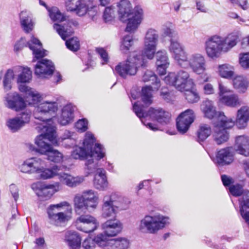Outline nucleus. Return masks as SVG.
<instances>
[{"instance_id": "obj_1", "label": "nucleus", "mask_w": 249, "mask_h": 249, "mask_svg": "<svg viewBox=\"0 0 249 249\" xmlns=\"http://www.w3.org/2000/svg\"><path fill=\"white\" fill-rule=\"evenodd\" d=\"M118 17L122 22L128 21L126 31H135L143 18V11L139 5L132 9V5L128 0H121L117 5Z\"/></svg>"}, {"instance_id": "obj_2", "label": "nucleus", "mask_w": 249, "mask_h": 249, "mask_svg": "<svg viewBox=\"0 0 249 249\" xmlns=\"http://www.w3.org/2000/svg\"><path fill=\"white\" fill-rule=\"evenodd\" d=\"M238 39V36L233 34L226 37L217 35L211 36L205 43L206 54L210 58H217L222 52L227 53L235 46Z\"/></svg>"}, {"instance_id": "obj_3", "label": "nucleus", "mask_w": 249, "mask_h": 249, "mask_svg": "<svg viewBox=\"0 0 249 249\" xmlns=\"http://www.w3.org/2000/svg\"><path fill=\"white\" fill-rule=\"evenodd\" d=\"M95 139L92 133L87 132L83 144V147L75 146L71 152V157L75 160H84L90 158H95L97 160L103 158L105 155V150L98 143L95 144Z\"/></svg>"}, {"instance_id": "obj_4", "label": "nucleus", "mask_w": 249, "mask_h": 249, "mask_svg": "<svg viewBox=\"0 0 249 249\" xmlns=\"http://www.w3.org/2000/svg\"><path fill=\"white\" fill-rule=\"evenodd\" d=\"M133 108L136 115L141 120L142 123L152 130H158V127L156 124L152 123H146L144 119L148 116L162 125L167 124L170 122V113L161 108L150 107L148 111L146 112L144 111L142 106H140L136 103L133 105Z\"/></svg>"}, {"instance_id": "obj_5", "label": "nucleus", "mask_w": 249, "mask_h": 249, "mask_svg": "<svg viewBox=\"0 0 249 249\" xmlns=\"http://www.w3.org/2000/svg\"><path fill=\"white\" fill-rule=\"evenodd\" d=\"M13 70L14 74H17V83H20L18 87V90L25 94L27 99H31V104H35L39 102L41 98L40 94L35 89L23 84L29 83L32 79V74L30 69L28 67L18 66L13 68Z\"/></svg>"}, {"instance_id": "obj_6", "label": "nucleus", "mask_w": 249, "mask_h": 249, "mask_svg": "<svg viewBox=\"0 0 249 249\" xmlns=\"http://www.w3.org/2000/svg\"><path fill=\"white\" fill-rule=\"evenodd\" d=\"M36 129L41 132L35 139V144L37 147L31 144L29 148L32 151L44 154L52 147L49 142L53 144L57 143L55 127L51 125H38L36 127Z\"/></svg>"}, {"instance_id": "obj_7", "label": "nucleus", "mask_w": 249, "mask_h": 249, "mask_svg": "<svg viewBox=\"0 0 249 249\" xmlns=\"http://www.w3.org/2000/svg\"><path fill=\"white\" fill-rule=\"evenodd\" d=\"M99 200L97 192L89 190L77 194L73 198L74 209L77 214L85 213L96 208Z\"/></svg>"}, {"instance_id": "obj_8", "label": "nucleus", "mask_w": 249, "mask_h": 249, "mask_svg": "<svg viewBox=\"0 0 249 249\" xmlns=\"http://www.w3.org/2000/svg\"><path fill=\"white\" fill-rule=\"evenodd\" d=\"M169 218L161 214L144 216L139 222L138 230L143 233L155 234L169 224Z\"/></svg>"}, {"instance_id": "obj_9", "label": "nucleus", "mask_w": 249, "mask_h": 249, "mask_svg": "<svg viewBox=\"0 0 249 249\" xmlns=\"http://www.w3.org/2000/svg\"><path fill=\"white\" fill-rule=\"evenodd\" d=\"M147 63L144 56L138 52L131 53L127 60L115 67V71L121 77L126 78L127 75H134L140 66L144 67Z\"/></svg>"}, {"instance_id": "obj_10", "label": "nucleus", "mask_w": 249, "mask_h": 249, "mask_svg": "<svg viewBox=\"0 0 249 249\" xmlns=\"http://www.w3.org/2000/svg\"><path fill=\"white\" fill-rule=\"evenodd\" d=\"M71 208L67 201H62L56 204L50 205L47 209L50 222L56 226H60L71 218L68 213H71Z\"/></svg>"}, {"instance_id": "obj_11", "label": "nucleus", "mask_w": 249, "mask_h": 249, "mask_svg": "<svg viewBox=\"0 0 249 249\" xmlns=\"http://www.w3.org/2000/svg\"><path fill=\"white\" fill-rule=\"evenodd\" d=\"M234 121L227 117L222 113H219L218 121L214 123V130L213 134L214 142L221 145L229 139V134L226 129L231 128L234 125Z\"/></svg>"}, {"instance_id": "obj_12", "label": "nucleus", "mask_w": 249, "mask_h": 249, "mask_svg": "<svg viewBox=\"0 0 249 249\" xmlns=\"http://www.w3.org/2000/svg\"><path fill=\"white\" fill-rule=\"evenodd\" d=\"M124 198L115 194L104 196L102 215L104 218L115 217L119 210L126 209L127 205L124 203Z\"/></svg>"}, {"instance_id": "obj_13", "label": "nucleus", "mask_w": 249, "mask_h": 249, "mask_svg": "<svg viewBox=\"0 0 249 249\" xmlns=\"http://www.w3.org/2000/svg\"><path fill=\"white\" fill-rule=\"evenodd\" d=\"M164 80L168 85L173 86L175 88L183 92L186 89H192L194 85L193 80L190 77L189 73L181 70L177 73L170 72L165 77Z\"/></svg>"}, {"instance_id": "obj_14", "label": "nucleus", "mask_w": 249, "mask_h": 249, "mask_svg": "<svg viewBox=\"0 0 249 249\" xmlns=\"http://www.w3.org/2000/svg\"><path fill=\"white\" fill-rule=\"evenodd\" d=\"M142 80L144 82H151L153 86H145L142 89V101L145 105L149 106L152 103V91H157L159 89L160 87V80L152 71L149 70H147L144 72Z\"/></svg>"}, {"instance_id": "obj_15", "label": "nucleus", "mask_w": 249, "mask_h": 249, "mask_svg": "<svg viewBox=\"0 0 249 249\" xmlns=\"http://www.w3.org/2000/svg\"><path fill=\"white\" fill-rule=\"evenodd\" d=\"M57 108L56 102L45 101L39 104L35 107L34 116L35 119L43 122L40 125H49L47 122L50 121L51 113L56 112Z\"/></svg>"}, {"instance_id": "obj_16", "label": "nucleus", "mask_w": 249, "mask_h": 249, "mask_svg": "<svg viewBox=\"0 0 249 249\" xmlns=\"http://www.w3.org/2000/svg\"><path fill=\"white\" fill-rule=\"evenodd\" d=\"M184 68L189 67L192 71L197 74H203L206 70V61L204 56L200 53H193L183 61L180 65Z\"/></svg>"}, {"instance_id": "obj_17", "label": "nucleus", "mask_w": 249, "mask_h": 249, "mask_svg": "<svg viewBox=\"0 0 249 249\" xmlns=\"http://www.w3.org/2000/svg\"><path fill=\"white\" fill-rule=\"evenodd\" d=\"M79 214L76 221L77 229L86 233L94 231L99 226L97 219L89 214Z\"/></svg>"}, {"instance_id": "obj_18", "label": "nucleus", "mask_w": 249, "mask_h": 249, "mask_svg": "<svg viewBox=\"0 0 249 249\" xmlns=\"http://www.w3.org/2000/svg\"><path fill=\"white\" fill-rule=\"evenodd\" d=\"M5 106L13 110L18 112L26 107V103L23 97L17 92H10L4 99Z\"/></svg>"}, {"instance_id": "obj_19", "label": "nucleus", "mask_w": 249, "mask_h": 249, "mask_svg": "<svg viewBox=\"0 0 249 249\" xmlns=\"http://www.w3.org/2000/svg\"><path fill=\"white\" fill-rule=\"evenodd\" d=\"M195 119L194 111L188 109L181 113L177 119V127L178 131L184 134L189 129Z\"/></svg>"}, {"instance_id": "obj_20", "label": "nucleus", "mask_w": 249, "mask_h": 249, "mask_svg": "<svg viewBox=\"0 0 249 249\" xmlns=\"http://www.w3.org/2000/svg\"><path fill=\"white\" fill-rule=\"evenodd\" d=\"M45 161L40 158L34 157L27 159L20 166L21 172L29 174H37L42 166H44Z\"/></svg>"}, {"instance_id": "obj_21", "label": "nucleus", "mask_w": 249, "mask_h": 249, "mask_svg": "<svg viewBox=\"0 0 249 249\" xmlns=\"http://www.w3.org/2000/svg\"><path fill=\"white\" fill-rule=\"evenodd\" d=\"M55 68L53 63L47 59L37 62L35 66V73L39 78H48L54 72Z\"/></svg>"}, {"instance_id": "obj_22", "label": "nucleus", "mask_w": 249, "mask_h": 249, "mask_svg": "<svg viewBox=\"0 0 249 249\" xmlns=\"http://www.w3.org/2000/svg\"><path fill=\"white\" fill-rule=\"evenodd\" d=\"M32 187L33 189H36L37 195L45 199L51 198L55 192L59 190V185L57 183L55 185H46L37 182L32 184Z\"/></svg>"}, {"instance_id": "obj_23", "label": "nucleus", "mask_w": 249, "mask_h": 249, "mask_svg": "<svg viewBox=\"0 0 249 249\" xmlns=\"http://www.w3.org/2000/svg\"><path fill=\"white\" fill-rule=\"evenodd\" d=\"M169 51L178 65H180L181 63L186 59V53L177 40L173 39L170 40Z\"/></svg>"}, {"instance_id": "obj_24", "label": "nucleus", "mask_w": 249, "mask_h": 249, "mask_svg": "<svg viewBox=\"0 0 249 249\" xmlns=\"http://www.w3.org/2000/svg\"><path fill=\"white\" fill-rule=\"evenodd\" d=\"M234 150L231 146L221 149L216 154L217 163L224 166L230 164L234 160Z\"/></svg>"}, {"instance_id": "obj_25", "label": "nucleus", "mask_w": 249, "mask_h": 249, "mask_svg": "<svg viewBox=\"0 0 249 249\" xmlns=\"http://www.w3.org/2000/svg\"><path fill=\"white\" fill-rule=\"evenodd\" d=\"M233 149L238 154L245 157L249 156V136H238L235 138Z\"/></svg>"}, {"instance_id": "obj_26", "label": "nucleus", "mask_w": 249, "mask_h": 249, "mask_svg": "<svg viewBox=\"0 0 249 249\" xmlns=\"http://www.w3.org/2000/svg\"><path fill=\"white\" fill-rule=\"evenodd\" d=\"M102 228L108 236H114L121 231L123 224L118 219H110L105 222L102 225Z\"/></svg>"}, {"instance_id": "obj_27", "label": "nucleus", "mask_w": 249, "mask_h": 249, "mask_svg": "<svg viewBox=\"0 0 249 249\" xmlns=\"http://www.w3.org/2000/svg\"><path fill=\"white\" fill-rule=\"evenodd\" d=\"M200 109L205 117L209 119H212L217 117V121H218L219 113L221 112H217L216 108L213 101L209 100L204 101L200 105ZM223 114L224 113L222 112Z\"/></svg>"}, {"instance_id": "obj_28", "label": "nucleus", "mask_w": 249, "mask_h": 249, "mask_svg": "<svg viewBox=\"0 0 249 249\" xmlns=\"http://www.w3.org/2000/svg\"><path fill=\"white\" fill-rule=\"evenodd\" d=\"M60 181L63 184L71 187H75L84 181V178L82 177H74L70 174L60 173L58 171V174L57 175Z\"/></svg>"}, {"instance_id": "obj_29", "label": "nucleus", "mask_w": 249, "mask_h": 249, "mask_svg": "<svg viewBox=\"0 0 249 249\" xmlns=\"http://www.w3.org/2000/svg\"><path fill=\"white\" fill-rule=\"evenodd\" d=\"M27 45L36 59L42 58L46 55V51L42 48V44L38 39L33 36L27 42Z\"/></svg>"}, {"instance_id": "obj_30", "label": "nucleus", "mask_w": 249, "mask_h": 249, "mask_svg": "<svg viewBox=\"0 0 249 249\" xmlns=\"http://www.w3.org/2000/svg\"><path fill=\"white\" fill-rule=\"evenodd\" d=\"M249 121V107L243 106L237 112L236 124L239 128H244L247 126Z\"/></svg>"}, {"instance_id": "obj_31", "label": "nucleus", "mask_w": 249, "mask_h": 249, "mask_svg": "<svg viewBox=\"0 0 249 249\" xmlns=\"http://www.w3.org/2000/svg\"><path fill=\"white\" fill-rule=\"evenodd\" d=\"M74 107L71 104H68L63 107L62 113L58 119V122L62 125H66L71 123L73 118Z\"/></svg>"}, {"instance_id": "obj_32", "label": "nucleus", "mask_w": 249, "mask_h": 249, "mask_svg": "<svg viewBox=\"0 0 249 249\" xmlns=\"http://www.w3.org/2000/svg\"><path fill=\"white\" fill-rule=\"evenodd\" d=\"M65 240L70 249H80L81 239L76 231H67L65 234Z\"/></svg>"}, {"instance_id": "obj_33", "label": "nucleus", "mask_w": 249, "mask_h": 249, "mask_svg": "<svg viewBox=\"0 0 249 249\" xmlns=\"http://www.w3.org/2000/svg\"><path fill=\"white\" fill-rule=\"evenodd\" d=\"M71 23L67 22L64 24H53V27L54 30L60 35L63 40H66V38L73 33V31L71 26Z\"/></svg>"}, {"instance_id": "obj_34", "label": "nucleus", "mask_w": 249, "mask_h": 249, "mask_svg": "<svg viewBox=\"0 0 249 249\" xmlns=\"http://www.w3.org/2000/svg\"><path fill=\"white\" fill-rule=\"evenodd\" d=\"M107 181L104 169H98V173L95 174L93 184L95 188L104 190L107 186Z\"/></svg>"}, {"instance_id": "obj_35", "label": "nucleus", "mask_w": 249, "mask_h": 249, "mask_svg": "<svg viewBox=\"0 0 249 249\" xmlns=\"http://www.w3.org/2000/svg\"><path fill=\"white\" fill-rule=\"evenodd\" d=\"M130 241L125 237H118L110 239L107 249H128Z\"/></svg>"}, {"instance_id": "obj_36", "label": "nucleus", "mask_w": 249, "mask_h": 249, "mask_svg": "<svg viewBox=\"0 0 249 249\" xmlns=\"http://www.w3.org/2000/svg\"><path fill=\"white\" fill-rule=\"evenodd\" d=\"M59 171V168L56 165L53 166L51 168H44V166H42L37 175L40 178L47 179L57 176Z\"/></svg>"}, {"instance_id": "obj_37", "label": "nucleus", "mask_w": 249, "mask_h": 249, "mask_svg": "<svg viewBox=\"0 0 249 249\" xmlns=\"http://www.w3.org/2000/svg\"><path fill=\"white\" fill-rule=\"evenodd\" d=\"M212 134V128L209 124H201L197 130V140L198 142H204Z\"/></svg>"}, {"instance_id": "obj_38", "label": "nucleus", "mask_w": 249, "mask_h": 249, "mask_svg": "<svg viewBox=\"0 0 249 249\" xmlns=\"http://www.w3.org/2000/svg\"><path fill=\"white\" fill-rule=\"evenodd\" d=\"M159 40L157 32L153 29H149L145 35L144 45L156 47Z\"/></svg>"}, {"instance_id": "obj_39", "label": "nucleus", "mask_w": 249, "mask_h": 249, "mask_svg": "<svg viewBox=\"0 0 249 249\" xmlns=\"http://www.w3.org/2000/svg\"><path fill=\"white\" fill-rule=\"evenodd\" d=\"M220 101L225 105L235 107L241 104V101L237 95L235 94H230L227 96H222L220 98Z\"/></svg>"}, {"instance_id": "obj_40", "label": "nucleus", "mask_w": 249, "mask_h": 249, "mask_svg": "<svg viewBox=\"0 0 249 249\" xmlns=\"http://www.w3.org/2000/svg\"><path fill=\"white\" fill-rule=\"evenodd\" d=\"M20 23L23 30L27 33L30 32L33 27L31 15L26 11L20 14Z\"/></svg>"}, {"instance_id": "obj_41", "label": "nucleus", "mask_w": 249, "mask_h": 249, "mask_svg": "<svg viewBox=\"0 0 249 249\" xmlns=\"http://www.w3.org/2000/svg\"><path fill=\"white\" fill-rule=\"evenodd\" d=\"M15 75L13 69H8L5 73L2 80V86L5 92L12 89V81L15 78Z\"/></svg>"}, {"instance_id": "obj_42", "label": "nucleus", "mask_w": 249, "mask_h": 249, "mask_svg": "<svg viewBox=\"0 0 249 249\" xmlns=\"http://www.w3.org/2000/svg\"><path fill=\"white\" fill-rule=\"evenodd\" d=\"M249 208V192L244 195L241 201V206H240V212L243 218L249 225V211H245V208Z\"/></svg>"}, {"instance_id": "obj_43", "label": "nucleus", "mask_w": 249, "mask_h": 249, "mask_svg": "<svg viewBox=\"0 0 249 249\" xmlns=\"http://www.w3.org/2000/svg\"><path fill=\"white\" fill-rule=\"evenodd\" d=\"M249 82L243 76H236L233 80V85L235 89L239 92H245L248 87Z\"/></svg>"}, {"instance_id": "obj_44", "label": "nucleus", "mask_w": 249, "mask_h": 249, "mask_svg": "<svg viewBox=\"0 0 249 249\" xmlns=\"http://www.w3.org/2000/svg\"><path fill=\"white\" fill-rule=\"evenodd\" d=\"M233 70V67L227 64L220 65L218 66V73L221 77L224 78H231L234 74Z\"/></svg>"}, {"instance_id": "obj_45", "label": "nucleus", "mask_w": 249, "mask_h": 249, "mask_svg": "<svg viewBox=\"0 0 249 249\" xmlns=\"http://www.w3.org/2000/svg\"><path fill=\"white\" fill-rule=\"evenodd\" d=\"M47 156V159L54 162H60L62 161L64 156L63 154L57 150L52 147L44 154Z\"/></svg>"}, {"instance_id": "obj_46", "label": "nucleus", "mask_w": 249, "mask_h": 249, "mask_svg": "<svg viewBox=\"0 0 249 249\" xmlns=\"http://www.w3.org/2000/svg\"><path fill=\"white\" fill-rule=\"evenodd\" d=\"M230 193L233 196H238L242 195L241 198H240V206H241V201L243 199L244 195L246 192H249L248 190H244L243 186L240 184H236L235 185H231L229 188Z\"/></svg>"}, {"instance_id": "obj_47", "label": "nucleus", "mask_w": 249, "mask_h": 249, "mask_svg": "<svg viewBox=\"0 0 249 249\" xmlns=\"http://www.w3.org/2000/svg\"><path fill=\"white\" fill-rule=\"evenodd\" d=\"M48 12L50 18L53 21L61 22L65 19V17L56 7L48 9Z\"/></svg>"}, {"instance_id": "obj_48", "label": "nucleus", "mask_w": 249, "mask_h": 249, "mask_svg": "<svg viewBox=\"0 0 249 249\" xmlns=\"http://www.w3.org/2000/svg\"><path fill=\"white\" fill-rule=\"evenodd\" d=\"M85 163V169L87 173L89 174L91 173H98V169H104L103 168H98V165L96 161H94L93 158H89L86 159Z\"/></svg>"}, {"instance_id": "obj_49", "label": "nucleus", "mask_w": 249, "mask_h": 249, "mask_svg": "<svg viewBox=\"0 0 249 249\" xmlns=\"http://www.w3.org/2000/svg\"><path fill=\"white\" fill-rule=\"evenodd\" d=\"M7 125L13 132L18 131L24 126L20 118L17 117L9 119L7 122Z\"/></svg>"}, {"instance_id": "obj_50", "label": "nucleus", "mask_w": 249, "mask_h": 249, "mask_svg": "<svg viewBox=\"0 0 249 249\" xmlns=\"http://www.w3.org/2000/svg\"><path fill=\"white\" fill-rule=\"evenodd\" d=\"M133 44V38L131 36L127 35L124 37L120 46L121 51L126 53Z\"/></svg>"}, {"instance_id": "obj_51", "label": "nucleus", "mask_w": 249, "mask_h": 249, "mask_svg": "<svg viewBox=\"0 0 249 249\" xmlns=\"http://www.w3.org/2000/svg\"><path fill=\"white\" fill-rule=\"evenodd\" d=\"M107 237H108L106 233H101L98 234L94 237V239L95 244L99 247H106L107 246V248H109V240Z\"/></svg>"}, {"instance_id": "obj_52", "label": "nucleus", "mask_w": 249, "mask_h": 249, "mask_svg": "<svg viewBox=\"0 0 249 249\" xmlns=\"http://www.w3.org/2000/svg\"><path fill=\"white\" fill-rule=\"evenodd\" d=\"M155 56L156 58V65L159 66V65H161V64L169 65V59L166 51L162 50L157 52Z\"/></svg>"}, {"instance_id": "obj_53", "label": "nucleus", "mask_w": 249, "mask_h": 249, "mask_svg": "<svg viewBox=\"0 0 249 249\" xmlns=\"http://www.w3.org/2000/svg\"><path fill=\"white\" fill-rule=\"evenodd\" d=\"M183 92H185L184 95L186 99L190 103H196L200 99L198 93L191 89H186Z\"/></svg>"}, {"instance_id": "obj_54", "label": "nucleus", "mask_w": 249, "mask_h": 249, "mask_svg": "<svg viewBox=\"0 0 249 249\" xmlns=\"http://www.w3.org/2000/svg\"><path fill=\"white\" fill-rule=\"evenodd\" d=\"M73 135V133H71L69 131H65L63 136V143L66 147H73L75 144V141L71 137Z\"/></svg>"}, {"instance_id": "obj_55", "label": "nucleus", "mask_w": 249, "mask_h": 249, "mask_svg": "<svg viewBox=\"0 0 249 249\" xmlns=\"http://www.w3.org/2000/svg\"><path fill=\"white\" fill-rule=\"evenodd\" d=\"M88 11V7L84 0H80L78 3L75 10L73 12H75L79 16H83L87 14Z\"/></svg>"}, {"instance_id": "obj_56", "label": "nucleus", "mask_w": 249, "mask_h": 249, "mask_svg": "<svg viewBox=\"0 0 249 249\" xmlns=\"http://www.w3.org/2000/svg\"><path fill=\"white\" fill-rule=\"evenodd\" d=\"M66 45L70 50L73 52L77 51L80 47L79 40L77 37H72L66 40Z\"/></svg>"}, {"instance_id": "obj_57", "label": "nucleus", "mask_w": 249, "mask_h": 249, "mask_svg": "<svg viewBox=\"0 0 249 249\" xmlns=\"http://www.w3.org/2000/svg\"><path fill=\"white\" fill-rule=\"evenodd\" d=\"M161 31L162 36H172L174 33L172 24L171 23H166L163 25Z\"/></svg>"}, {"instance_id": "obj_58", "label": "nucleus", "mask_w": 249, "mask_h": 249, "mask_svg": "<svg viewBox=\"0 0 249 249\" xmlns=\"http://www.w3.org/2000/svg\"><path fill=\"white\" fill-rule=\"evenodd\" d=\"M239 63L242 68H249V53L239 54Z\"/></svg>"}, {"instance_id": "obj_59", "label": "nucleus", "mask_w": 249, "mask_h": 249, "mask_svg": "<svg viewBox=\"0 0 249 249\" xmlns=\"http://www.w3.org/2000/svg\"><path fill=\"white\" fill-rule=\"evenodd\" d=\"M156 47L144 45L143 54L148 59H152L154 57Z\"/></svg>"}, {"instance_id": "obj_60", "label": "nucleus", "mask_w": 249, "mask_h": 249, "mask_svg": "<svg viewBox=\"0 0 249 249\" xmlns=\"http://www.w3.org/2000/svg\"><path fill=\"white\" fill-rule=\"evenodd\" d=\"M95 247L94 239L91 237L86 238L82 243V247L84 249H94Z\"/></svg>"}, {"instance_id": "obj_61", "label": "nucleus", "mask_w": 249, "mask_h": 249, "mask_svg": "<svg viewBox=\"0 0 249 249\" xmlns=\"http://www.w3.org/2000/svg\"><path fill=\"white\" fill-rule=\"evenodd\" d=\"M75 127L79 131H85L88 129V121L85 119L78 120L75 124Z\"/></svg>"}, {"instance_id": "obj_62", "label": "nucleus", "mask_w": 249, "mask_h": 249, "mask_svg": "<svg viewBox=\"0 0 249 249\" xmlns=\"http://www.w3.org/2000/svg\"><path fill=\"white\" fill-rule=\"evenodd\" d=\"M114 10L111 7H106L103 15V18L106 22L112 20L114 18Z\"/></svg>"}, {"instance_id": "obj_63", "label": "nucleus", "mask_w": 249, "mask_h": 249, "mask_svg": "<svg viewBox=\"0 0 249 249\" xmlns=\"http://www.w3.org/2000/svg\"><path fill=\"white\" fill-rule=\"evenodd\" d=\"M96 51L100 56L103 61L102 64L107 63L109 58L107 51L103 48H97L96 49Z\"/></svg>"}, {"instance_id": "obj_64", "label": "nucleus", "mask_w": 249, "mask_h": 249, "mask_svg": "<svg viewBox=\"0 0 249 249\" xmlns=\"http://www.w3.org/2000/svg\"><path fill=\"white\" fill-rule=\"evenodd\" d=\"M31 115V112L29 110H25L17 116L20 118V121L24 125L25 124L29 123Z\"/></svg>"}]
</instances>
